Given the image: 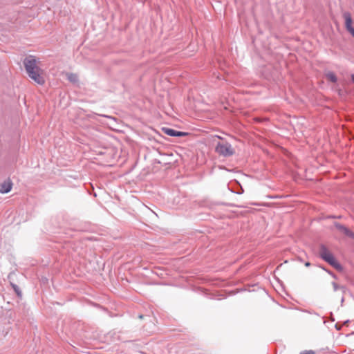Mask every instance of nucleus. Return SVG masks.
<instances>
[{"mask_svg": "<svg viewBox=\"0 0 354 354\" xmlns=\"http://www.w3.org/2000/svg\"><path fill=\"white\" fill-rule=\"evenodd\" d=\"M343 18L344 19L345 28L346 30L354 37V27L353 26V21L351 13L348 12H345L343 14Z\"/></svg>", "mask_w": 354, "mask_h": 354, "instance_id": "4", "label": "nucleus"}, {"mask_svg": "<svg viewBox=\"0 0 354 354\" xmlns=\"http://www.w3.org/2000/svg\"><path fill=\"white\" fill-rule=\"evenodd\" d=\"M12 183L10 178L6 179L0 183V193L6 194L11 191L12 188Z\"/></svg>", "mask_w": 354, "mask_h": 354, "instance_id": "5", "label": "nucleus"}, {"mask_svg": "<svg viewBox=\"0 0 354 354\" xmlns=\"http://www.w3.org/2000/svg\"><path fill=\"white\" fill-rule=\"evenodd\" d=\"M215 151L220 156H230L234 153V149L232 145L227 142H218L215 148Z\"/></svg>", "mask_w": 354, "mask_h": 354, "instance_id": "3", "label": "nucleus"}, {"mask_svg": "<svg viewBox=\"0 0 354 354\" xmlns=\"http://www.w3.org/2000/svg\"><path fill=\"white\" fill-rule=\"evenodd\" d=\"M310 265V263H309V262H307V263H305V266H309Z\"/></svg>", "mask_w": 354, "mask_h": 354, "instance_id": "11", "label": "nucleus"}, {"mask_svg": "<svg viewBox=\"0 0 354 354\" xmlns=\"http://www.w3.org/2000/svg\"><path fill=\"white\" fill-rule=\"evenodd\" d=\"M300 354H315V351L312 350L304 351L300 353Z\"/></svg>", "mask_w": 354, "mask_h": 354, "instance_id": "10", "label": "nucleus"}, {"mask_svg": "<svg viewBox=\"0 0 354 354\" xmlns=\"http://www.w3.org/2000/svg\"><path fill=\"white\" fill-rule=\"evenodd\" d=\"M162 131L163 133H165V134H167L169 136L181 137V136H185L188 135V133L176 131L174 129L167 128V127H163L162 129Z\"/></svg>", "mask_w": 354, "mask_h": 354, "instance_id": "6", "label": "nucleus"}, {"mask_svg": "<svg viewBox=\"0 0 354 354\" xmlns=\"http://www.w3.org/2000/svg\"><path fill=\"white\" fill-rule=\"evenodd\" d=\"M326 79L331 82H337V77L333 72H328L326 74Z\"/></svg>", "mask_w": 354, "mask_h": 354, "instance_id": "8", "label": "nucleus"}, {"mask_svg": "<svg viewBox=\"0 0 354 354\" xmlns=\"http://www.w3.org/2000/svg\"><path fill=\"white\" fill-rule=\"evenodd\" d=\"M67 78L70 82L73 83H76L78 80L77 75L74 73H68Z\"/></svg>", "mask_w": 354, "mask_h": 354, "instance_id": "9", "label": "nucleus"}, {"mask_svg": "<svg viewBox=\"0 0 354 354\" xmlns=\"http://www.w3.org/2000/svg\"><path fill=\"white\" fill-rule=\"evenodd\" d=\"M335 226L340 232H343L344 234L350 237L354 238V233L348 228H346V227L340 224H336Z\"/></svg>", "mask_w": 354, "mask_h": 354, "instance_id": "7", "label": "nucleus"}, {"mask_svg": "<svg viewBox=\"0 0 354 354\" xmlns=\"http://www.w3.org/2000/svg\"><path fill=\"white\" fill-rule=\"evenodd\" d=\"M39 62L35 56L29 55L24 59V65L29 77L39 85L45 84L44 71L39 67Z\"/></svg>", "mask_w": 354, "mask_h": 354, "instance_id": "1", "label": "nucleus"}, {"mask_svg": "<svg viewBox=\"0 0 354 354\" xmlns=\"http://www.w3.org/2000/svg\"><path fill=\"white\" fill-rule=\"evenodd\" d=\"M319 255L324 261L328 262L333 267L338 270L341 269V266L336 261L333 254L324 245H322L320 247Z\"/></svg>", "mask_w": 354, "mask_h": 354, "instance_id": "2", "label": "nucleus"}]
</instances>
